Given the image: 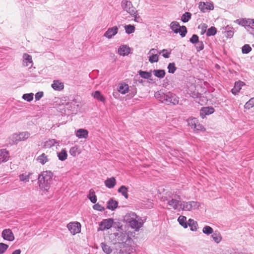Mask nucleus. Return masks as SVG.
<instances>
[{
    "label": "nucleus",
    "instance_id": "7c9ffc66",
    "mask_svg": "<svg viewBox=\"0 0 254 254\" xmlns=\"http://www.w3.org/2000/svg\"><path fill=\"white\" fill-rule=\"evenodd\" d=\"M179 224L184 228H188V222H187V217L184 216H180L178 219Z\"/></svg>",
    "mask_w": 254,
    "mask_h": 254
},
{
    "label": "nucleus",
    "instance_id": "c03bdc74",
    "mask_svg": "<svg viewBox=\"0 0 254 254\" xmlns=\"http://www.w3.org/2000/svg\"><path fill=\"white\" fill-rule=\"evenodd\" d=\"M138 73L140 76L144 79H148L151 76V72L139 70Z\"/></svg>",
    "mask_w": 254,
    "mask_h": 254
},
{
    "label": "nucleus",
    "instance_id": "f8f14e48",
    "mask_svg": "<svg viewBox=\"0 0 254 254\" xmlns=\"http://www.w3.org/2000/svg\"><path fill=\"white\" fill-rule=\"evenodd\" d=\"M118 31L119 28L116 26L109 28L104 33V36L109 39H111L118 33Z\"/></svg>",
    "mask_w": 254,
    "mask_h": 254
},
{
    "label": "nucleus",
    "instance_id": "de8ad7c7",
    "mask_svg": "<svg viewBox=\"0 0 254 254\" xmlns=\"http://www.w3.org/2000/svg\"><path fill=\"white\" fill-rule=\"evenodd\" d=\"M216 28L215 27L212 26L207 30L206 35L207 36H213L216 34Z\"/></svg>",
    "mask_w": 254,
    "mask_h": 254
},
{
    "label": "nucleus",
    "instance_id": "4c0bfd02",
    "mask_svg": "<svg viewBox=\"0 0 254 254\" xmlns=\"http://www.w3.org/2000/svg\"><path fill=\"white\" fill-rule=\"evenodd\" d=\"M19 135L20 141H24L30 137V133L28 131H23L19 133Z\"/></svg>",
    "mask_w": 254,
    "mask_h": 254
},
{
    "label": "nucleus",
    "instance_id": "0eeeda50",
    "mask_svg": "<svg viewBox=\"0 0 254 254\" xmlns=\"http://www.w3.org/2000/svg\"><path fill=\"white\" fill-rule=\"evenodd\" d=\"M170 29L175 33H180V35L184 37L187 33V28L185 26H180L179 23L177 21H173L170 25Z\"/></svg>",
    "mask_w": 254,
    "mask_h": 254
},
{
    "label": "nucleus",
    "instance_id": "b1692460",
    "mask_svg": "<svg viewBox=\"0 0 254 254\" xmlns=\"http://www.w3.org/2000/svg\"><path fill=\"white\" fill-rule=\"evenodd\" d=\"M190 227L191 231H196L198 229V224L197 222L193 219H189L188 221V226Z\"/></svg>",
    "mask_w": 254,
    "mask_h": 254
},
{
    "label": "nucleus",
    "instance_id": "423d86ee",
    "mask_svg": "<svg viewBox=\"0 0 254 254\" xmlns=\"http://www.w3.org/2000/svg\"><path fill=\"white\" fill-rule=\"evenodd\" d=\"M200 206L199 202L195 201H183L181 204V210L190 211L198 209Z\"/></svg>",
    "mask_w": 254,
    "mask_h": 254
},
{
    "label": "nucleus",
    "instance_id": "4468645a",
    "mask_svg": "<svg viewBox=\"0 0 254 254\" xmlns=\"http://www.w3.org/2000/svg\"><path fill=\"white\" fill-rule=\"evenodd\" d=\"M60 141L55 139H49L43 143V147L45 148H50L53 146H59Z\"/></svg>",
    "mask_w": 254,
    "mask_h": 254
},
{
    "label": "nucleus",
    "instance_id": "f03ea898",
    "mask_svg": "<svg viewBox=\"0 0 254 254\" xmlns=\"http://www.w3.org/2000/svg\"><path fill=\"white\" fill-rule=\"evenodd\" d=\"M124 221L136 231H138L144 224L142 218L133 212L127 213L124 217Z\"/></svg>",
    "mask_w": 254,
    "mask_h": 254
},
{
    "label": "nucleus",
    "instance_id": "4be33fe9",
    "mask_svg": "<svg viewBox=\"0 0 254 254\" xmlns=\"http://www.w3.org/2000/svg\"><path fill=\"white\" fill-rule=\"evenodd\" d=\"M244 84V83L241 81L236 82L234 87L231 90L232 93L234 95L237 94L240 92V90L242 89V86H243Z\"/></svg>",
    "mask_w": 254,
    "mask_h": 254
},
{
    "label": "nucleus",
    "instance_id": "603ef678",
    "mask_svg": "<svg viewBox=\"0 0 254 254\" xmlns=\"http://www.w3.org/2000/svg\"><path fill=\"white\" fill-rule=\"evenodd\" d=\"M252 50V48L248 44H245L242 48V51L243 54H248Z\"/></svg>",
    "mask_w": 254,
    "mask_h": 254
},
{
    "label": "nucleus",
    "instance_id": "3c124183",
    "mask_svg": "<svg viewBox=\"0 0 254 254\" xmlns=\"http://www.w3.org/2000/svg\"><path fill=\"white\" fill-rule=\"evenodd\" d=\"M194 45L197 52L202 50L204 48V45L202 41H198Z\"/></svg>",
    "mask_w": 254,
    "mask_h": 254
},
{
    "label": "nucleus",
    "instance_id": "ea45409f",
    "mask_svg": "<svg viewBox=\"0 0 254 254\" xmlns=\"http://www.w3.org/2000/svg\"><path fill=\"white\" fill-rule=\"evenodd\" d=\"M191 14L190 12H186L182 15V16L181 17V20L184 23L187 22L191 18Z\"/></svg>",
    "mask_w": 254,
    "mask_h": 254
},
{
    "label": "nucleus",
    "instance_id": "72a5a7b5",
    "mask_svg": "<svg viewBox=\"0 0 254 254\" xmlns=\"http://www.w3.org/2000/svg\"><path fill=\"white\" fill-rule=\"evenodd\" d=\"M153 72L155 76L160 78H163L165 75V71L163 69H155Z\"/></svg>",
    "mask_w": 254,
    "mask_h": 254
},
{
    "label": "nucleus",
    "instance_id": "5701e85b",
    "mask_svg": "<svg viewBox=\"0 0 254 254\" xmlns=\"http://www.w3.org/2000/svg\"><path fill=\"white\" fill-rule=\"evenodd\" d=\"M129 90L128 84L125 83L119 84L118 91L122 94H125L127 93Z\"/></svg>",
    "mask_w": 254,
    "mask_h": 254
},
{
    "label": "nucleus",
    "instance_id": "f257e3e1",
    "mask_svg": "<svg viewBox=\"0 0 254 254\" xmlns=\"http://www.w3.org/2000/svg\"><path fill=\"white\" fill-rule=\"evenodd\" d=\"M163 201H166L167 204L174 210H181V198L177 192L169 191L166 193L163 198Z\"/></svg>",
    "mask_w": 254,
    "mask_h": 254
},
{
    "label": "nucleus",
    "instance_id": "cd10ccee",
    "mask_svg": "<svg viewBox=\"0 0 254 254\" xmlns=\"http://www.w3.org/2000/svg\"><path fill=\"white\" fill-rule=\"evenodd\" d=\"M37 160L41 164L44 165L49 161V158L48 155L43 153L37 157Z\"/></svg>",
    "mask_w": 254,
    "mask_h": 254
},
{
    "label": "nucleus",
    "instance_id": "ddd939ff",
    "mask_svg": "<svg viewBox=\"0 0 254 254\" xmlns=\"http://www.w3.org/2000/svg\"><path fill=\"white\" fill-rule=\"evenodd\" d=\"M2 237L5 240L13 241L14 240V236L12 231L9 229L3 230L1 233Z\"/></svg>",
    "mask_w": 254,
    "mask_h": 254
},
{
    "label": "nucleus",
    "instance_id": "f704fd0d",
    "mask_svg": "<svg viewBox=\"0 0 254 254\" xmlns=\"http://www.w3.org/2000/svg\"><path fill=\"white\" fill-rule=\"evenodd\" d=\"M58 158L61 161H64L67 159V154L65 149H63L61 152L57 153Z\"/></svg>",
    "mask_w": 254,
    "mask_h": 254
},
{
    "label": "nucleus",
    "instance_id": "f3484780",
    "mask_svg": "<svg viewBox=\"0 0 254 254\" xmlns=\"http://www.w3.org/2000/svg\"><path fill=\"white\" fill-rule=\"evenodd\" d=\"M32 174V173L29 172H24L21 173L19 175V181L24 183H28Z\"/></svg>",
    "mask_w": 254,
    "mask_h": 254
},
{
    "label": "nucleus",
    "instance_id": "bf43d9fd",
    "mask_svg": "<svg viewBox=\"0 0 254 254\" xmlns=\"http://www.w3.org/2000/svg\"><path fill=\"white\" fill-rule=\"evenodd\" d=\"M193 128L197 131H202L204 130L205 129L202 125L199 124L198 122L197 124H196V126H194V127H193Z\"/></svg>",
    "mask_w": 254,
    "mask_h": 254
},
{
    "label": "nucleus",
    "instance_id": "39448f33",
    "mask_svg": "<svg viewBox=\"0 0 254 254\" xmlns=\"http://www.w3.org/2000/svg\"><path fill=\"white\" fill-rule=\"evenodd\" d=\"M77 107L78 105H76L75 102L73 101L70 102H66L65 105L63 104V105H61L60 109L62 110L61 112L62 113L65 115H69L76 112Z\"/></svg>",
    "mask_w": 254,
    "mask_h": 254
},
{
    "label": "nucleus",
    "instance_id": "37998d69",
    "mask_svg": "<svg viewBox=\"0 0 254 254\" xmlns=\"http://www.w3.org/2000/svg\"><path fill=\"white\" fill-rule=\"evenodd\" d=\"M167 69L168 70V72L170 73H174L176 71L177 68L175 66V64L174 63H169Z\"/></svg>",
    "mask_w": 254,
    "mask_h": 254
},
{
    "label": "nucleus",
    "instance_id": "6e6d98bb",
    "mask_svg": "<svg viewBox=\"0 0 254 254\" xmlns=\"http://www.w3.org/2000/svg\"><path fill=\"white\" fill-rule=\"evenodd\" d=\"M162 53V56L165 58H169L170 55L171 54V51H168L166 49H163L160 51H159V54H160Z\"/></svg>",
    "mask_w": 254,
    "mask_h": 254
},
{
    "label": "nucleus",
    "instance_id": "bb28decb",
    "mask_svg": "<svg viewBox=\"0 0 254 254\" xmlns=\"http://www.w3.org/2000/svg\"><path fill=\"white\" fill-rule=\"evenodd\" d=\"M211 238L217 244H219L222 240V237L220 232L215 231L212 234Z\"/></svg>",
    "mask_w": 254,
    "mask_h": 254
},
{
    "label": "nucleus",
    "instance_id": "13d9d810",
    "mask_svg": "<svg viewBox=\"0 0 254 254\" xmlns=\"http://www.w3.org/2000/svg\"><path fill=\"white\" fill-rule=\"evenodd\" d=\"M199 41L198 37L197 35L193 34L191 38H190V41L192 44H195L196 43H197Z\"/></svg>",
    "mask_w": 254,
    "mask_h": 254
},
{
    "label": "nucleus",
    "instance_id": "a18cd8bd",
    "mask_svg": "<svg viewBox=\"0 0 254 254\" xmlns=\"http://www.w3.org/2000/svg\"><path fill=\"white\" fill-rule=\"evenodd\" d=\"M254 107V97L252 98L244 105V108L246 109H250Z\"/></svg>",
    "mask_w": 254,
    "mask_h": 254
},
{
    "label": "nucleus",
    "instance_id": "9d476101",
    "mask_svg": "<svg viewBox=\"0 0 254 254\" xmlns=\"http://www.w3.org/2000/svg\"><path fill=\"white\" fill-rule=\"evenodd\" d=\"M113 224V220L112 219L103 220L100 224L99 230L104 231L109 229L112 227Z\"/></svg>",
    "mask_w": 254,
    "mask_h": 254
},
{
    "label": "nucleus",
    "instance_id": "2f4dec72",
    "mask_svg": "<svg viewBox=\"0 0 254 254\" xmlns=\"http://www.w3.org/2000/svg\"><path fill=\"white\" fill-rule=\"evenodd\" d=\"M92 95L94 98L97 99L98 100L102 102H105V98L99 91H96L94 92H93L92 93Z\"/></svg>",
    "mask_w": 254,
    "mask_h": 254
},
{
    "label": "nucleus",
    "instance_id": "393cba45",
    "mask_svg": "<svg viewBox=\"0 0 254 254\" xmlns=\"http://www.w3.org/2000/svg\"><path fill=\"white\" fill-rule=\"evenodd\" d=\"M9 158L8 152L5 149H1L0 153V163L7 161Z\"/></svg>",
    "mask_w": 254,
    "mask_h": 254
},
{
    "label": "nucleus",
    "instance_id": "0e129e2a",
    "mask_svg": "<svg viewBox=\"0 0 254 254\" xmlns=\"http://www.w3.org/2000/svg\"><path fill=\"white\" fill-rule=\"evenodd\" d=\"M159 52L158 51L157 49L153 48V49H151L149 51L148 54V55H155V54H158V53H159Z\"/></svg>",
    "mask_w": 254,
    "mask_h": 254
},
{
    "label": "nucleus",
    "instance_id": "58836bf2",
    "mask_svg": "<svg viewBox=\"0 0 254 254\" xmlns=\"http://www.w3.org/2000/svg\"><path fill=\"white\" fill-rule=\"evenodd\" d=\"M124 28L126 33L128 34L133 33L135 31V27L130 24L125 25Z\"/></svg>",
    "mask_w": 254,
    "mask_h": 254
},
{
    "label": "nucleus",
    "instance_id": "c756f323",
    "mask_svg": "<svg viewBox=\"0 0 254 254\" xmlns=\"http://www.w3.org/2000/svg\"><path fill=\"white\" fill-rule=\"evenodd\" d=\"M224 33L226 37L229 38L232 37L234 35V31L233 30V28L228 26H226L225 28Z\"/></svg>",
    "mask_w": 254,
    "mask_h": 254
},
{
    "label": "nucleus",
    "instance_id": "c85d7f7f",
    "mask_svg": "<svg viewBox=\"0 0 254 254\" xmlns=\"http://www.w3.org/2000/svg\"><path fill=\"white\" fill-rule=\"evenodd\" d=\"M9 142L11 144L17 143L18 142L20 141L19 133H15L12 134L9 138Z\"/></svg>",
    "mask_w": 254,
    "mask_h": 254
},
{
    "label": "nucleus",
    "instance_id": "8fccbe9b",
    "mask_svg": "<svg viewBox=\"0 0 254 254\" xmlns=\"http://www.w3.org/2000/svg\"><path fill=\"white\" fill-rule=\"evenodd\" d=\"M197 120L196 118H190L188 120V125L193 128L196 124L197 123Z\"/></svg>",
    "mask_w": 254,
    "mask_h": 254
},
{
    "label": "nucleus",
    "instance_id": "052dcab7",
    "mask_svg": "<svg viewBox=\"0 0 254 254\" xmlns=\"http://www.w3.org/2000/svg\"><path fill=\"white\" fill-rule=\"evenodd\" d=\"M132 17H134V21L136 22H139L140 20V17L138 15L137 13V11L135 12V13L134 14H130Z\"/></svg>",
    "mask_w": 254,
    "mask_h": 254
},
{
    "label": "nucleus",
    "instance_id": "aec40b11",
    "mask_svg": "<svg viewBox=\"0 0 254 254\" xmlns=\"http://www.w3.org/2000/svg\"><path fill=\"white\" fill-rule=\"evenodd\" d=\"M53 89L56 91H61L64 88V83L59 80H55L53 81V83L51 85Z\"/></svg>",
    "mask_w": 254,
    "mask_h": 254
},
{
    "label": "nucleus",
    "instance_id": "864d4df0",
    "mask_svg": "<svg viewBox=\"0 0 254 254\" xmlns=\"http://www.w3.org/2000/svg\"><path fill=\"white\" fill-rule=\"evenodd\" d=\"M77 153H79L78 152V147L77 146H75L70 149L69 153L72 156H75Z\"/></svg>",
    "mask_w": 254,
    "mask_h": 254
},
{
    "label": "nucleus",
    "instance_id": "5fc2aeb1",
    "mask_svg": "<svg viewBox=\"0 0 254 254\" xmlns=\"http://www.w3.org/2000/svg\"><path fill=\"white\" fill-rule=\"evenodd\" d=\"M8 246L4 243H0V254H3L7 250Z\"/></svg>",
    "mask_w": 254,
    "mask_h": 254
},
{
    "label": "nucleus",
    "instance_id": "e2e57ef3",
    "mask_svg": "<svg viewBox=\"0 0 254 254\" xmlns=\"http://www.w3.org/2000/svg\"><path fill=\"white\" fill-rule=\"evenodd\" d=\"M43 92H38L35 94V99L38 101L43 96Z\"/></svg>",
    "mask_w": 254,
    "mask_h": 254
},
{
    "label": "nucleus",
    "instance_id": "9b49d317",
    "mask_svg": "<svg viewBox=\"0 0 254 254\" xmlns=\"http://www.w3.org/2000/svg\"><path fill=\"white\" fill-rule=\"evenodd\" d=\"M198 7L202 12H205L208 10H213L214 9L213 3L208 2H200L198 4Z\"/></svg>",
    "mask_w": 254,
    "mask_h": 254
},
{
    "label": "nucleus",
    "instance_id": "69168bd1",
    "mask_svg": "<svg viewBox=\"0 0 254 254\" xmlns=\"http://www.w3.org/2000/svg\"><path fill=\"white\" fill-rule=\"evenodd\" d=\"M21 250L20 249L15 250L12 254H20Z\"/></svg>",
    "mask_w": 254,
    "mask_h": 254
},
{
    "label": "nucleus",
    "instance_id": "4d7b16f0",
    "mask_svg": "<svg viewBox=\"0 0 254 254\" xmlns=\"http://www.w3.org/2000/svg\"><path fill=\"white\" fill-rule=\"evenodd\" d=\"M207 25L205 23H203L198 26V28L201 29V34H204L206 31Z\"/></svg>",
    "mask_w": 254,
    "mask_h": 254
},
{
    "label": "nucleus",
    "instance_id": "49530a36",
    "mask_svg": "<svg viewBox=\"0 0 254 254\" xmlns=\"http://www.w3.org/2000/svg\"><path fill=\"white\" fill-rule=\"evenodd\" d=\"M33 93H26L24 94L22 96V99L28 102H30L33 99Z\"/></svg>",
    "mask_w": 254,
    "mask_h": 254
},
{
    "label": "nucleus",
    "instance_id": "79ce46f5",
    "mask_svg": "<svg viewBox=\"0 0 254 254\" xmlns=\"http://www.w3.org/2000/svg\"><path fill=\"white\" fill-rule=\"evenodd\" d=\"M202 232L207 235H209L213 233V229L209 226H205L202 229Z\"/></svg>",
    "mask_w": 254,
    "mask_h": 254
},
{
    "label": "nucleus",
    "instance_id": "680f3d73",
    "mask_svg": "<svg viewBox=\"0 0 254 254\" xmlns=\"http://www.w3.org/2000/svg\"><path fill=\"white\" fill-rule=\"evenodd\" d=\"M93 208L94 210H96L100 211H103L105 209L104 207L102 206L99 203L95 204L93 206Z\"/></svg>",
    "mask_w": 254,
    "mask_h": 254
},
{
    "label": "nucleus",
    "instance_id": "473e14b6",
    "mask_svg": "<svg viewBox=\"0 0 254 254\" xmlns=\"http://www.w3.org/2000/svg\"><path fill=\"white\" fill-rule=\"evenodd\" d=\"M117 206L118 202L116 201L111 199L108 202L107 208L109 209L114 210L117 207Z\"/></svg>",
    "mask_w": 254,
    "mask_h": 254
},
{
    "label": "nucleus",
    "instance_id": "dca6fc26",
    "mask_svg": "<svg viewBox=\"0 0 254 254\" xmlns=\"http://www.w3.org/2000/svg\"><path fill=\"white\" fill-rule=\"evenodd\" d=\"M22 64L24 66L31 67L33 65L32 57L27 54H24L23 55Z\"/></svg>",
    "mask_w": 254,
    "mask_h": 254
},
{
    "label": "nucleus",
    "instance_id": "09e8293b",
    "mask_svg": "<svg viewBox=\"0 0 254 254\" xmlns=\"http://www.w3.org/2000/svg\"><path fill=\"white\" fill-rule=\"evenodd\" d=\"M149 61L151 63H157L158 60V54L155 55H149Z\"/></svg>",
    "mask_w": 254,
    "mask_h": 254
},
{
    "label": "nucleus",
    "instance_id": "7ed1b4c3",
    "mask_svg": "<svg viewBox=\"0 0 254 254\" xmlns=\"http://www.w3.org/2000/svg\"><path fill=\"white\" fill-rule=\"evenodd\" d=\"M155 97L163 103L168 105L172 104L176 105L179 103V98L174 94L168 92L166 94L161 91H158L155 93Z\"/></svg>",
    "mask_w": 254,
    "mask_h": 254
},
{
    "label": "nucleus",
    "instance_id": "a211bd4d",
    "mask_svg": "<svg viewBox=\"0 0 254 254\" xmlns=\"http://www.w3.org/2000/svg\"><path fill=\"white\" fill-rule=\"evenodd\" d=\"M214 112V109L212 107H203L200 111V116L202 119H203L206 115L212 114Z\"/></svg>",
    "mask_w": 254,
    "mask_h": 254
},
{
    "label": "nucleus",
    "instance_id": "a19ab883",
    "mask_svg": "<svg viewBox=\"0 0 254 254\" xmlns=\"http://www.w3.org/2000/svg\"><path fill=\"white\" fill-rule=\"evenodd\" d=\"M101 247L103 252L106 254H110L112 252L111 247L105 243H101Z\"/></svg>",
    "mask_w": 254,
    "mask_h": 254
},
{
    "label": "nucleus",
    "instance_id": "a878e982",
    "mask_svg": "<svg viewBox=\"0 0 254 254\" xmlns=\"http://www.w3.org/2000/svg\"><path fill=\"white\" fill-rule=\"evenodd\" d=\"M116 184V181L115 178L114 177L108 179L105 181V186L109 189L113 188Z\"/></svg>",
    "mask_w": 254,
    "mask_h": 254
},
{
    "label": "nucleus",
    "instance_id": "6e6552de",
    "mask_svg": "<svg viewBox=\"0 0 254 254\" xmlns=\"http://www.w3.org/2000/svg\"><path fill=\"white\" fill-rule=\"evenodd\" d=\"M122 9L129 14H134L136 12V8L133 6L132 2L128 0H122L121 3Z\"/></svg>",
    "mask_w": 254,
    "mask_h": 254
},
{
    "label": "nucleus",
    "instance_id": "c9c22d12",
    "mask_svg": "<svg viewBox=\"0 0 254 254\" xmlns=\"http://www.w3.org/2000/svg\"><path fill=\"white\" fill-rule=\"evenodd\" d=\"M127 191L128 188L125 186H122L118 190V192L124 196L126 198H127L128 197Z\"/></svg>",
    "mask_w": 254,
    "mask_h": 254
},
{
    "label": "nucleus",
    "instance_id": "1a4fd4ad",
    "mask_svg": "<svg viewBox=\"0 0 254 254\" xmlns=\"http://www.w3.org/2000/svg\"><path fill=\"white\" fill-rule=\"evenodd\" d=\"M67 227L72 235L80 232L81 225L79 222H70L67 225Z\"/></svg>",
    "mask_w": 254,
    "mask_h": 254
},
{
    "label": "nucleus",
    "instance_id": "20e7f679",
    "mask_svg": "<svg viewBox=\"0 0 254 254\" xmlns=\"http://www.w3.org/2000/svg\"><path fill=\"white\" fill-rule=\"evenodd\" d=\"M53 174L50 171L43 172L38 177L40 189L43 191H48L50 188Z\"/></svg>",
    "mask_w": 254,
    "mask_h": 254
},
{
    "label": "nucleus",
    "instance_id": "e433bc0d",
    "mask_svg": "<svg viewBox=\"0 0 254 254\" xmlns=\"http://www.w3.org/2000/svg\"><path fill=\"white\" fill-rule=\"evenodd\" d=\"M88 198L90 199L91 202L93 203H95L96 202V196L95 194V191L93 189L90 190L89 194L88 195Z\"/></svg>",
    "mask_w": 254,
    "mask_h": 254
},
{
    "label": "nucleus",
    "instance_id": "412c9836",
    "mask_svg": "<svg viewBox=\"0 0 254 254\" xmlns=\"http://www.w3.org/2000/svg\"><path fill=\"white\" fill-rule=\"evenodd\" d=\"M75 135L78 138H87L88 131L85 129L80 128L76 131Z\"/></svg>",
    "mask_w": 254,
    "mask_h": 254
},
{
    "label": "nucleus",
    "instance_id": "6ab92c4d",
    "mask_svg": "<svg viewBox=\"0 0 254 254\" xmlns=\"http://www.w3.org/2000/svg\"><path fill=\"white\" fill-rule=\"evenodd\" d=\"M239 24L243 26L252 27L251 25L254 26V19L250 18H243L240 20Z\"/></svg>",
    "mask_w": 254,
    "mask_h": 254
},
{
    "label": "nucleus",
    "instance_id": "2eb2a0df",
    "mask_svg": "<svg viewBox=\"0 0 254 254\" xmlns=\"http://www.w3.org/2000/svg\"><path fill=\"white\" fill-rule=\"evenodd\" d=\"M130 53V48L126 45H121L118 50V54L121 56H126Z\"/></svg>",
    "mask_w": 254,
    "mask_h": 254
}]
</instances>
